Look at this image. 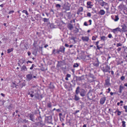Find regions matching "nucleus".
Listing matches in <instances>:
<instances>
[{
	"mask_svg": "<svg viewBox=\"0 0 127 127\" xmlns=\"http://www.w3.org/2000/svg\"><path fill=\"white\" fill-rule=\"evenodd\" d=\"M121 48H119L117 50L118 51H120L121 49Z\"/></svg>",
	"mask_w": 127,
	"mask_h": 127,
	"instance_id": "nucleus-56",
	"label": "nucleus"
},
{
	"mask_svg": "<svg viewBox=\"0 0 127 127\" xmlns=\"http://www.w3.org/2000/svg\"><path fill=\"white\" fill-rule=\"evenodd\" d=\"M99 13L100 15H104L105 14V12L103 10H100Z\"/></svg>",
	"mask_w": 127,
	"mask_h": 127,
	"instance_id": "nucleus-19",
	"label": "nucleus"
},
{
	"mask_svg": "<svg viewBox=\"0 0 127 127\" xmlns=\"http://www.w3.org/2000/svg\"><path fill=\"white\" fill-rule=\"evenodd\" d=\"M0 95H1V96H3V97H4L5 96V95L3 93H1Z\"/></svg>",
	"mask_w": 127,
	"mask_h": 127,
	"instance_id": "nucleus-58",
	"label": "nucleus"
},
{
	"mask_svg": "<svg viewBox=\"0 0 127 127\" xmlns=\"http://www.w3.org/2000/svg\"><path fill=\"white\" fill-rule=\"evenodd\" d=\"M27 53H28V55L29 56H30L31 54V53L30 52V51H28L27 52Z\"/></svg>",
	"mask_w": 127,
	"mask_h": 127,
	"instance_id": "nucleus-48",
	"label": "nucleus"
},
{
	"mask_svg": "<svg viewBox=\"0 0 127 127\" xmlns=\"http://www.w3.org/2000/svg\"><path fill=\"white\" fill-rule=\"evenodd\" d=\"M87 15L88 16L90 17L91 16V14L90 13H88L87 14Z\"/></svg>",
	"mask_w": 127,
	"mask_h": 127,
	"instance_id": "nucleus-49",
	"label": "nucleus"
},
{
	"mask_svg": "<svg viewBox=\"0 0 127 127\" xmlns=\"http://www.w3.org/2000/svg\"><path fill=\"white\" fill-rule=\"evenodd\" d=\"M74 99L76 100H78L79 99V98L76 95H75V96Z\"/></svg>",
	"mask_w": 127,
	"mask_h": 127,
	"instance_id": "nucleus-31",
	"label": "nucleus"
},
{
	"mask_svg": "<svg viewBox=\"0 0 127 127\" xmlns=\"http://www.w3.org/2000/svg\"><path fill=\"white\" fill-rule=\"evenodd\" d=\"M112 37V35L111 34H109L108 35V37L109 38H111Z\"/></svg>",
	"mask_w": 127,
	"mask_h": 127,
	"instance_id": "nucleus-53",
	"label": "nucleus"
},
{
	"mask_svg": "<svg viewBox=\"0 0 127 127\" xmlns=\"http://www.w3.org/2000/svg\"><path fill=\"white\" fill-rule=\"evenodd\" d=\"M28 117L30 118V119L33 122H34V115L33 114H32L31 113L29 114L28 115Z\"/></svg>",
	"mask_w": 127,
	"mask_h": 127,
	"instance_id": "nucleus-4",
	"label": "nucleus"
},
{
	"mask_svg": "<svg viewBox=\"0 0 127 127\" xmlns=\"http://www.w3.org/2000/svg\"><path fill=\"white\" fill-rule=\"evenodd\" d=\"M124 109H125V111L126 112H127V106H124Z\"/></svg>",
	"mask_w": 127,
	"mask_h": 127,
	"instance_id": "nucleus-41",
	"label": "nucleus"
},
{
	"mask_svg": "<svg viewBox=\"0 0 127 127\" xmlns=\"http://www.w3.org/2000/svg\"><path fill=\"white\" fill-rule=\"evenodd\" d=\"M64 63L61 61L58 62V63L57 65V67L59 69H62L63 70H64Z\"/></svg>",
	"mask_w": 127,
	"mask_h": 127,
	"instance_id": "nucleus-2",
	"label": "nucleus"
},
{
	"mask_svg": "<svg viewBox=\"0 0 127 127\" xmlns=\"http://www.w3.org/2000/svg\"><path fill=\"white\" fill-rule=\"evenodd\" d=\"M78 64L76 63L74 64L73 65L74 67H77L78 66Z\"/></svg>",
	"mask_w": 127,
	"mask_h": 127,
	"instance_id": "nucleus-39",
	"label": "nucleus"
},
{
	"mask_svg": "<svg viewBox=\"0 0 127 127\" xmlns=\"http://www.w3.org/2000/svg\"><path fill=\"white\" fill-rule=\"evenodd\" d=\"M122 45V44L121 43H117V46L118 47L119 46H121Z\"/></svg>",
	"mask_w": 127,
	"mask_h": 127,
	"instance_id": "nucleus-44",
	"label": "nucleus"
},
{
	"mask_svg": "<svg viewBox=\"0 0 127 127\" xmlns=\"http://www.w3.org/2000/svg\"><path fill=\"white\" fill-rule=\"evenodd\" d=\"M34 66V64H32V66L31 67H30V69L31 70L32 69Z\"/></svg>",
	"mask_w": 127,
	"mask_h": 127,
	"instance_id": "nucleus-40",
	"label": "nucleus"
},
{
	"mask_svg": "<svg viewBox=\"0 0 127 127\" xmlns=\"http://www.w3.org/2000/svg\"><path fill=\"white\" fill-rule=\"evenodd\" d=\"M38 119L39 120V121H40V122H38L37 123H36L37 125H41V122H42V118L41 116L39 117L38 118Z\"/></svg>",
	"mask_w": 127,
	"mask_h": 127,
	"instance_id": "nucleus-12",
	"label": "nucleus"
},
{
	"mask_svg": "<svg viewBox=\"0 0 127 127\" xmlns=\"http://www.w3.org/2000/svg\"><path fill=\"white\" fill-rule=\"evenodd\" d=\"M66 76L67 77L70 78L71 76V75L70 74H67Z\"/></svg>",
	"mask_w": 127,
	"mask_h": 127,
	"instance_id": "nucleus-47",
	"label": "nucleus"
},
{
	"mask_svg": "<svg viewBox=\"0 0 127 127\" xmlns=\"http://www.w3.org/2000/svg\"><path fill=\"white\" fill-rule=\"evenodd\" d=\"M124 85L125 86L127 87V83H125L124 84Z\"/></svg>",
	"mask_w": 127,
	"mask_h": 127,
	"instance_id": "nucleus-64",
	"label": "nucleus"
},
{
	"mask_svg": "<svg viewBox=\"0 0 127 127\" xmlns=\"http://www.w3.org/2000/svg\"><path fill=\"white\" fill-rule=\"evenodd\" d=\"M125 122L124 121H123L122 122V126L123 127H125L126 126Z\"/></svg>",
	"mask_w": 127,
	"mask_h": 127,
	"instance_id": "nucleus-36",
	"label": "nucleus"
},
{
	"mask_svg": "<svg viewBox=\"0 0 127 127\" xmlns=\"http://www.w3.org/2000/svg\"><path fill=\"white\" fill-rule=\"evenodd\" d=\"M35 93V90H31L28 92L27 94L28 95H30L31 97H33L34 96Z\"/></svg>",
	"mask_w": 127,
	"mask_h": 127,
	"instance_id": "nucleus-3",
	"label": "nucleus"
},
{
	"mask_svg": "<svg viewBox=\"0 0 127 127\" xmlns=\"http://www.w3.org/2000/svg\"><path fill=\"white\" fill-rule=\"evenodd\" d=\"M22 12L25 13L27 15H29V14L27 10H24L22 11Z\"/></svg>",
	"mask_w": 127,
	"mask_h": 127,
	"instance_id": "nucleus-30",
	"label": "nucleus"
},
{
	"mask_svg": "<svg viewBox=\"0 0 127 127\" xmlns=\"http://www.w3.org/2000/svg\"><path fill=\"white\" fill-rule=\"evenodd\" d=\"M83 127H86V125H84Z\"/></svg>",
	"mask_w": 127,
	"mask_h": 127,
	"instance_id": "nucleus-62",
	"label": "nucleus"
},
{
	"mask_svg": "<svg viewBox=\"0 0 127 127\" xmlns=\"http://www.w3.org/2000/svg\"><path fill=\"white\" fill-rule=\"evenodd\" d=\"M13 107L11 104L9 106H7V108L9 110H12Z\"/></svg>",
	"mask_w": 127,
	"mask_h": 127,
	"instance_id": "nucleus-17",
	"label": "nucleus"
},
{
	"mask_svg": "<svg viewBox=\"0 0 127 127\" xmlns=\"http://www.w3.org/2000/svg\"><path fill=\"white\" fill-rule=\"evenodd\" d=\"M59 116L60 121L62 122L64 121V119L63 118V116L62 114V113H60L59 114Z\"/></svg>",
	"mask_w": 127,
	"mask_h": 127,
	"instance_id": "nucleus-14",
	"label": "nucleus"
},
{
	"mask_svg": "<svg viewBox=\"0 0 127 127\" xmlns=\"http://www.w3.org/2000/svg\"><path fill=\"white\" fill-rule=\"evenodd\" d=\"M121 80H123L125 79V78L124 76H122L121 77Z\"/></svg>",
	"mask_w": 127,
	"mask_h": 127,
	"instance_id": "nucleus-51",
	"label": "nucleus"
},
{
	"mask_svg": "<svg viewBox=\"0 0 127 127\" xmlns=\"http://www.w3.org/2000/svg\"><path fill=\"white\" fill-rule=\"evenodd\" d=\"M21 85H22V87H23V86H25V83H22V84H21Z\"/></svg>",
	"mask_w": 127,
	"mask_h": 127,
	"instance_id": "nucleus-52",
	"label": "nucleus"
},
{
	"mask_svg": "<svg viewBox=\"0 0 127 127\" xmlns=\"http://www.w3.org/2000/svg\"><path fill=\"white\" fill-rule=\"evenodd\" d=\"M32 62H31V61H28L27 62V64H28V63H32Z\"/></svg>",
	"mask_w": 127,
	"mask_h": 127,
	"instance_id": "nucleus-54",
	"label": "nucleus"
},
{
	"mask_svg": "<svg viewBox=\"0 0 127 127\" xmlns=\"http://www.w3.org/2000/svg\"><path fill=\"white\" fill-rule=\"evenodd\" d=\"M37 43L36 42H34L33 44V46L35 48L36 47V45L37 44Z\"/></svg>",
	"mask_w": 127,
	"mask_h": 127,
	"instance_id": "nucleus-37",
	"label": "nucleus"
},
{
	"mask_svg": "<svg viewBox=\"0 0 127 127\" xmlns=\"http://www.w3.org/2000/svg\"><path fill=\"white\" fill-rule=\"evenodd\" d=\"M27 46V45L26 44H24L25 48L26 49H28Z\"/></svg>",
	"mask_w": 127,
	"mask_h": 127,
	"instance_id": "nucleus-50",
	"label": "nucleus"
},
{
	"mask_svg": "<svg viewBox=\"0 0 127 127\" xmlns=\"http://www.w3.org/2000/svg\"><path fill=\"white\" fill-rule=\"evenodd\" d=\"M84 25L86 26H87L88 25L87 24V23L86 22H85L84 23Z\"/></svg>",
	"mask_w": 127,
	"mask_h": 127,
	"instance_id": "nucleus-57",
	"label": "nucleus"
},
{
	"mask_svg": "<svg viewBox=\"0 0 127 127\" xmlns=\"http://www.w3.org/2000/svg\"><path fill=\"white\" fill-rule=\"evenodd\" d=\"M117 31H121V29L119 28H118L115 29H113V31L114 32H115Z\"/></svg>",
	"mask_w": 127,
	"mask_h": 127,
	"instance_id": "nucleus-28",
	"label": "nucleus"
},
{
	"mask_svg": "<svg viewBox=\"0 0 127 127\" xmlns=\"http://www.w3.org/2000/svg\"><path fill=\"white\" fill-rule=\"evenodd\" d=\"M28 122V120H26V119L23 120L22 121V123H26Z\"/></svg>",
	"mask_w": 127,
	"mask_h": 127,
	"instance_id": "nucleus-29",
	"label": "nucleus"
},
{
	"mask_svg": "<svg viewBox=\"0 0 127 127\" xmlns=\"http://www.w3.org/2000/svg\"><path fill=\"white\" fill-rule=\"evenodd\" d=\"M92 2L90 1H89L87 3V7L91 8L93 6V5L91 4Z\"/></svg>",
	"mask_w": 127,
	"mask_h": 127,
	"instance_id": "nucleus-13",
	"label": "nucleus"
},
{
	"mask_svg": "<svg viewBox=\"0 0 127 127\" xmlns=\"http://www.w3.org/2000/svg\"><path fill=\"white\" fill-rule=\"evenodd\" d=\"M79 87H78L76 88V93L77 94H78L79 93Z\"/></svg>",
	"mask_w": 127,
	"mask_h": 127,
	"instance_id": "nucleus-26",
	"label": "nucleus"
},
{
	"mask_svg": "<svg viewBox=\"0 0 127 127\" xmlns=\"http://www.w3.org/2000/svg\"><path fill=\"white\" fill-rule=\"evenodd\" d=\"M35 92L36 93L34 96L35 97V98L39 99H41L43 98L42 95L38 93V91L37 90H35Z\"/></svg>",
	"mask_w": 127,
	"mask_h": 127,
	"instance_id": "nucleus-1",
	"label": "nucleus"
},
{
	"mask_svg": "<svg viewBox=\"0 0 127 127\" xmlns=\"http://www.w3.org/2000/svg\"><path fill=\"white\" fill-rule=\"evenodd\" d=\"M108 93H109L110 91V88H109L108 89Z\"/></svg>",
	"mask_w": 127,
	"mask_h": 127,
	"instance_id": "nucleus-63",
	"label": "nucleus"
},
{
	"mask_svg": "<svg viewBox=\"0 0 127 127\" xmlns=\"http://www.w3.org/2000/svg\"><path fill=\"white\" fill-rule=\"evenodd\" d=\"M26 77L27 80L29 81H30L32 78V74H28L26 75Z\"/></svg>",
	"mask_w": 127,
	"mask_h": 127,
	"instance_id": "nucleus-6",
	"label": "nucleus"
},
{
	"mask_svg": "<svg viewBox=\"0 0 127 127\" xmlns=\"http://www.w3.org/2000/svg\"><path fill=\"white\" fill-rule=\"evenodd\" d=\"M86 94L85 91L83 90L82 92L80 93V95L82 96H84Z\"/></svg>",
	"mask_w": 127,
	"mask_h": 127,
	"instance_id": "nucleus-15",
	"label": "nucleus"
},
{
	"mask_svg": "<svg viewBox=\"0 0 127 127\" xmlns=\"http://www.w3.org/2000/svg\"><path fill=\"white\" fill-rule=\"evenodd\" d=\"M14 12V11L13 10L9 12L8 14H10L11 13H12Z\"/></svg>",
	"mask_w": 127,
	"mask_h": 127,
	"instance_id": "nucleus-45",
	"label": "nucleus"
},
{
	"mask_svg": "<svg viewBox=\"0 0 127 127\" xmlns=\"http://www.w3.org/2000/svg\"><path fill=\"white\" fill-rule=\"evenodd\" d=\"M122 27V29H121V31L123 32H125L127 31V27L125 25H123L121 26Z\"/></svg>",
	"mask_w": 127,
	"mask_h": 127,
	"instance_id": "nucleus-7",
	"label": "nucleus"
},
{
	"mask_svg": "<svg viewBox=\"0 0 127 127\" xmlns=\"http://www.w3.org/2000/svg\"><path fill=\"white\" fill-rule=\"evenodd\" d=\"M63 13L61 12L59 14V15L60 17V18L61 19H62L63 18Z\"/></svg>",
	"mask_w": 127,
	"mask_h": 127,
	"instance_id": "nucleus-24",
	"label": "nucleus"
},
{
	"mask_svg": "<svg viewBox=\"0 0 127 127\" xmlns=\"http://www.w3.org/2000/svg\"><path fill=\"white\" fill-rule=\"evenodd\" d=\"M60 52L64 53V47H61L59 50H57V53L58 54H59Z\"/></svg>",
	"mask_w": 127,
	"mask_h": 127,
	"instance_id": "nucleus-10",
	"label": "nucleus"
},
{
	"mask_svg": "<svg viewBox=\"0 0 127 127\" xmlns=\"http://www.w3.org/2000/svg\"><path fill=\"white\" fill-rule=\"evenodd\" d=\"M124 88V86H122L121 85L119 87V92L120 93H121L122 90H123Z\"/></svg>",
	"mask_w": 127,
	"mask_h": 127,
	"instance_id": "nucleus-20",
	"label": "nucleus"
},
{
	"mask_svg": "<svg viewBox=\"0 0 127 127\" xmlns=\"http://www.w3.org/2000/svg\"><path fill=\"white\" fill-rule=\"evenodd\" d=\"M52 105L51 102H48L47 103V106L49 108H50L52 107Z\"/></svg>",
	"mask_w": 127,
	"mask_h": 127,
	"instance_id": "nucleus-25",
	"label": "nucleus"
},
{
	"mask_svg": "<svg viewBox=\"0 0 127 127\" xmlns=\"http://www.w3.org/2000/svg\"><path fill=\"white\" fill-rule=\"evenodd\" d=\"M21 71H27V69L26 66L25 65H23L22 66H21Z\"/></svg>",
	"mask_w": 127,
	"mask_h": 127,
	"instance_id": "nucleus-9",
	"label": "nucleus"
},
{
	"mask_svg": "<svg viewBox=\"0 0 127 127\" xmlns=\"http://www.w3.org/2000/svg\"><path fill=\"white\" fill-rule=\"evenodd\" d=\"M82 39L83 41H88L89 40V38L87 36L82 37Z\"/></svg>",
	"mask_w": 127,
	"mask_h": 127,
	"instance_id": "nucleus-11",
	"label": "nucleus"
},
{
	"mask_svg": "<svg viewBox=\"0 0 127 127\" xmlns=\"http://www.w3.org/2000/svg\"><path fill=\"white\" fill-rule=\"evenodd\" d=\"M48 46V45L47 44H46V45H45L44 46V47L45 48H46L47 47V46Z\"/></svg>",
	"mask_w": 127,
	"mask_h": 127,
	"instance_id": "nucleus-60",
	"label": "nucleus"
},
{
	"mask_svg": "<svg viewBox=\"0 0 127 127\" xmlns=\"http://www.w3.org/2000/svg\"><path fill=\"white\" fill-rule=\"evenodd\" d=\"M43 21L44 22H47L48 21V20H49V19H47V18H43Z\"/></svg>",
	"mask_w": 127,
	"mask_h": 127,
	"instance_id": "nucleus-32",
	"label": "nucleus"
},
{
	"mask_svg": "<svg viewBox=\"0 0 127 127\" xmlns=\"http://www.w3.org/2000/svg\"><path fill=\"white\" fill-rule=\"evenodd\" d=\"M13 48H11V49H8L7 50V53H10L11 52L13 51Z\"/></svg>",
	"mask_w": 127,
	"mask_h": 127,
	"instance_id": "nucleus-21",
	"label": "nucleus"
},
{
	"mask_svg": "<svg viewBox=\"0 0 127 127\" xmlns=\"http://www.w3.org/2000/svg\"><path fill=\"white\" fill-rule=\"evenodd\" d=\"M106 98L105 97H103L101 98L100 100V103L101 104H104Z\"/></svg>",
	"mask_w": 127,
	"mask_h": 127,
	"instance_id": "nucleus-8",
	"label": "nucleus"
},
{
	"mask_svg": "<svg viewBox=\"0 0 127 127\" xmlns=\"http://www.w3.org/2000/svg\"><path fill=\"white\" fill-rule=\"evenodd\" d=\"M49 87V88L50 89H53L55 87L54 86L53 84L51 83H50Z\"/></svg>",
	"mask_w": 127,
	"mask_h": 127,
	"instance_id": "nucleus-18",
	"label": "nucleus"
},
{
	"mask_svg": "<svg viewBox=\"0 0 127 127\" xmlns=\"http://www.w3.org/2000/svg\"><path fill=\"white\" fill-rule=\"evenodd\" d=\"M116 111L118 112L117 114L118 115H120L121 113V112L119 111L118 110H117Z\"/></svg>",
	"mask_w": 127,
	"mask_h": 127,
	"instance_id": "nucleus-42",
	"label": "nucleus"
},
{
	"mask_svg": "<svg viewBox=\"0 0 127 127\" xmlns=\"http://www.w3.org/2000/svg\"><path fill=\"white\" fill-rule=\"evenodd\" d=\"M56 50L55 49H54L53 50V51L52 52V54H55L56 53H57V50H56Z\"/></svg>",
	"mask_w": 127,
	"mask_h": 127,
	"instance_id": "nucleus-34",
	"label": "nucleus"
},
{
	"mask_svg": "<svg viewBox=\"0 0 127 127\" xmlns=\"http://www.w3.org/2000/svg\"><path fill=\"white\" fill-rule=\"evenodd\" d=\"M56 7H61V5L59 4H57L56 5Z\"/></svg>",
	"mask_w": 127,
	"mask_h": 127,
	"instance_id": "nucleus-46",
	"label": "nucleus"
},
{
	"mask_svg": "<svg viewBox=\"0 0 127 127\" xmlns=\"http://www.w3.org/2000/svg\"><path fill=\"white\" fill-rule=\"evenodd\" d=\"M99 41H98L96 42V43H95L96 45V46L97 47L98 49H99L100 48L98 47V43H99Z\"/></svg>",
	"mask_w": 127,
	"mask_h": 127,
	"instance_id": "nucleus-35",
	"label": "nucleus"
},
{
	"mask_svg": "<svg viewBox=\"0 0 127 127\" xmlns=\"http://www.w3.org/2000/svg\"><path fill=\"white\" fill-rule=\"evenodd\" d=\"M48 122L49 123H51L52 121V118L51 116L48 117Z\"/></svg>",
	"mask_w": 127,
	"mask_h": 127,
	"instance_id": "nucleus-16",
	"label": "nucleus"
},
{
	"mask_svg": "<svg viewBox=\"0 0 127 127\" xmlns=\"http://www.w3.org/2000/svg\"><path fill=\"white\" fill-rule=\"evenodd\" d=\"M50 27L51 28H54V25L53 24H51L50 25Z\"/></svg>",
	"mask_w": 127,
	"mask_h": 127,
	"instance_id": "nucleus-43",
	"label": "nucleus"
},
{
	"mask_svg": "<svg viewBox=\"0 0 127 127\" xmlns=\"http://www.w3.org/2000/svg\"><path fill=\"white\" fill-rule=\"evenodd\" d=\"M31 19L32 20V21H35V20L32 17L31 18Z\"/></svg>",
	"mask_w": 127,
	"mask_h": 127,
	"instance_id": "nucleus-55",
	"label": "nucleus"
},
{
	"mask_svg": "<svg viewBox=\"0 0 127 127\" xmlns=\"http://www.w3.org/2000/svg\"><path fill=\"white\" fill-rule=\"evenodd\" d=\"M3 5H4V4H2L0 5V6L2 7H3Z\"/></svg>",
	"mask_w": 127,
	"mask_h": 127,
	"instance_id": "nucleus-59",
	"label": "nucleus"
},
{
	"mask_svg": "<svg viewBox=\"0 0 127 127\" xmlns=\"http://www.w3.org/2000/svg\"><path fill=\"white\" fill-rule=\"evenodd\" d=\"M97 37V36H96V37L95 36H93L92 37V39L93 40H95L96 39V38Z\"/></svg>",
	"mask_w": 127,
	"mask_h": 127,
	"instance_id": "nucleus-38",
	"label": "nucleus"
},
{
	"mask_svg": "<svg viewBox=\"0 0 127 127\" xmlns=\"http://www.w3.org/2000/svg\"><path fill=\"white\" fill-rule=\"evenodd\" d=\"M63 24V21H62L58 24L59 28L62 31H63L64 29V27L62 26Z\"/></svg>",
	"mask_w": 127,
	"mask_h": 127,
	"instance_id": "nucleus-5",
	"label": "nucleus"
},
{
	"mask_svg": "<svg viewBox=\"0 0 127 127\" xmlns=\"http://www.w3.org/2000/svg\"><path fill=\"white\" fill-rule=\"evenodd\" d=\"M115 19H114V20L115 21H117L119 19L118 17L117 16H115Z\"/></svg>",
	"mask_w": 127,
	"mask_h": 127,
	"instance_id": "nucleus-33",
	"label": "nucleus"
},
{
	"mask_svg": "<svg viewBox=\"0 0 127 127\" xmlns=\"http://www.w3.org/2000/svg\"><path fill=\"white\" fill-rule=\"evenodd\" d=\"M19 62L20 64H22L23 63H25V60H23L22 59H21L19 61Z\"/></svg>",
	"mask_w": 127,
	"mask_h": 127,
	"instance_id": "nucleus-22",
	"label": "nucleus"
},
{
	"mask_svg": "<svg viewBox=\"0 0 127 127\" xmlns=\"http://www.w3.org/2000/svg\"><path fill=\"white\" fill-rule=\"evenodd\" d=\"M117 31H121V29L119 28H118L115 29H113V31L114 32H115Z\"/></svg>",
	"mask_w": 127,
	"mask_h": 127,
	"instance_id": "nucleus-27",
	"label": "nucleus"
},
{
	"mask_svg": "<svg viewBox=\"0 0 127 127\" xmlns=\"http://www.w3.org/2000/svg\"><path fill=\"white\" fill-rule=\"evenodd\" d=\"M100 38L101 40L103 41L106 40L107 39V38L104 36H101L100 37Z\"/></svg>",
	"mask_w": 127,
	"mask_h": 127,
	"instance_id": "nucleus-23",
	"label": "nucleus"
},
{
	"mask_svg": "<svg viewBox=\"0 0 127 127\" xmlns=\"http://www.w3.org/2000/svg\"><path fill=\"white\" fill-rule=\"evenodd\" d=\"M65 79L66 80H68V78L66 76V77L65 78Z\"/></svg>",
	"mask_w": 127,
	"mask_h": 127,
	"instance_id": "nucleus-61",
	"label": "nucleus"
}]
</instances>
